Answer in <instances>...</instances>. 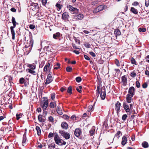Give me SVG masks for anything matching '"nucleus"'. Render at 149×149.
I'll return each instance as SVG.
<instances>
[{"instance_id": "obj_23", "label": "nucleus", "mask_w": 149, "mask_h": 149, "mask_svg": "<svg viewBox=\"0 0 149 149\" xmlns=\"http://www.w3.org/2000/svg\"><path fill=\"white\" fill-rule=\"evenodd\" d=\"M26 132L25 131L24 132V133L23 135V140L22 141V143H26V140H27L26 138Z\"/></svg>"}, {"instance_id": "obj_63", "label": "nucleus", "mask_w": 149, "mask_h": 149, "mask_svg": "<svg viewBox=\"0 0 149 149\" xmlns=\"http://www.w3.org/2000/svg\"><path fill=\"white\" fill-rule=\"evenodd\" d=\"M98 62L99 64H102L103 63L104 61L102 59H100L98 60Z\"/></svg>"}, {"instance_id": "obj_19", "label": "nucleus", "mask_w": 149, "mask_h": 149, "mask_svg": "<svg viewBox=\"0 0 149 149\" xmlns=\"http://www.w3.org/2000/svg\"><path fill=\"white\" fill-rule=\"evenodd\" d=\"M48 105V100H45L42 106V108L43 110L46 109Z\"/></svg>"}, {"instance_id": "obj_52", "label": "nucleus", "mask_w": 149, "mask_h": 149, "mask_svg": "<svg viewBox=\"0 0 149 149\" xmlns=\"http://www.w3.org/2000/svg\"><path fill=\"white\" fill-rule=\"evenodd\" d=\"M21 115V114H18L17 113L16 115V119L17 120H19L20 118H21L20 116Z\"/></svg>"}, {"instance_id": "obj_2", "label": "nucleus", "mask_w": 149, "mask_h": 149, "mask_svg": "<svg viewBox=\"0 0 149 149\" xmlns=\"http://www.w3.org/2000/svg\"><path fill=\"white\" fill-rule=\"evenodd\" d=\"M123 107L124 108L127 112H129L130 113H131L132 111H130L133 109V104L130 103V107L126 102L124 101L123 102Z\"/></svg>"}, {"instance_id": "obj_51", "label": "nucleus", "mask_w": 149, "mask_h": 149, "mask_svg": "<svg viewBox=\"0 0 149 149\" xmlns=\"http://www.w3.org/2000/svg\"><path fill=\"white\" fill-rule=\"evenodd\" d=\"M127 117V114H124L122 116V119L123 120H126Z\"/></svg>"}, {"instance_id": "obj_28", "label": "nucleus", "mask_w": 149, "mask_h": 149, "mask_svg": "<svg viewBox=\"0 0 149 149\" xmlns=\"http://www.w3.org/2000/svg\"><path fill=\"white\" fill-rule=\"evenodd\" d=\"M83 17V15L82 14H80L77 16L76 19H77L80 20L82 19Z\"/></svg>"}, {"instance_id": "obj_35", "label": "nucleus", "mask_w": 149, "mask_h": 149, "mask_svg": "<svg viewBox=\"0 0 149 149\" xmlns=\"http://www.w3.org/2000/svg\"><path fill=\"white\" fill-rule=\"evenodd\" d=\"M136 74L135 70H134L131 72L130 74V76L133 78L135 77L136 76Z\"/></svg>"}, {"instance_id": "obj_13", "label": "nucleus", "mask_w": 149, "mask_h": 149, "mask_svg": "<svg viewBox=\"0 0 149 149\" xmlns=\"http://www.w3.org/2000/svg\"><path fill=\"white\" fill-rule=\"evenodd\" d=\"M50 64V63L48 62L45 65L43 69V72H47L48 69H49V71L50 70V68H49Z\"/></svg>"}, {"instance_id": "obj_33", "label": "nucleus", "mask_w": 149, "mask_h": 149, "mask_svg": "<svg viewBox=\"0 0 149 149\" xmlns=\"http://www.w3.org/2000/svg\"><path fill=\"white\" fill-rule=\"evenodd\" d=\"M25 80L23 77H22L19 79V82L21 84H25Z\"/></svg>"}, {"instance_id": "obj_3", "label": "nucleus", "mask_w": 149, "mask_h": 149, "mask_svg": "<svg viewBox=\"0 0 149 149\" xmlns=\"http://www.w3.org/2000/svg\"><path fill=\"white\" fill-rule=\"evenodd\" d=\"M59 132L61 135L66 139H68L70 138V135L68 132H65L64 130H60Z\"/></svg>"}, {"instance_id": "obj_14", "label": "nucleus", "mask_w": 149, "mask_h": 149, "mask_svg": "<svg viewBox=\"0 0 149 149\" xmlns=\"http://www.w3.org/2000/svg\"><path fill=\"white\" fill-rule=\"evenodd\" d=\"M133 96L131 95L127 94L126 97L127 102L128 103H131L132 101V98Z\"/></svg>"}, {"instance_id": "obj_4", "label": "nucleus", "mask_w": 149, "mask_h": 149, "mask_svg": "<svg viewBox=\"0 0 149 149\" xmlns=\"http://www.w3.org/2000/svg\"><path fill=\"white\" fill-rule=\"evenodd\" d=\"M67 7L68 8L69 10L71 11V13L73 14L78 13L79 12V9L73 7L70 5H68Z\"/></svg>"}, {"instance_id": "obj_43", "label": "nucleus", "mask_w": 149, "mask_h": 149, "mask_svg": "<svg viewBox=\"0 0 149 149\" xmlns=\"http://www.w3.org/2000/svg\"><path fill=\"white\" fill-rule=\"evenodd\" d=\"M48 120L51 123H53L54 122V118L52 116L48 117Z\"/></svg>"}, {"instance_id": "obj_54", "label": "nucleus", "mask_w": 149, "mask_h": 149, "mask_svg": "<svg viewBox=\"0 0 149 149\" xmlns=\"http://www.w3.org/2000/svg\"><path fill=\"white\" fill-rule=\"evenodd\" d=\"M49 107L52 108H54L55 107V105L54 103L51 102L49 104Z\"/></svg>"}, {"instance_id": "obj_44", "label": "nucleus", "mask_w": 149, "mask_h": 149, "mask_svg": "<svg viewBox=\"0 0 149 149\" xmlns=\"http://www.w3.org/2000/svg\"><path fill=\"white\" fill-rule=\"evenodd\" d=\"M49 148H55V144L54 143H51L49 145Z\"/></svg>"}, {"instance_id": "obj_40", "label": "nucleus", "mask_w": 149, "mask_h": 149, "mask_svg": "<svg viewBox=\"0 0 149 149\" xmlns=\"http://www.w3.org/2000/svg\"><path fill=\"white\" fill-rule=\"evenodd\" d=\"M82 88V86H79L76 89L77 91L79 93H81L82 91L81 90Z\"/></svg>"}, {"instance_id": "obj_55", "label": "nucleus", "mask_w": 149, "mask_h": 149, "mask_svg": "<svg viewBox=\"0 0 149 149\" xmlns=\"http://www.w3.org/2000/svg\"><path fill=\"white\" fill-rule=\"evenodd\" d=\"M145 6L148 7L149 5V0H145Z\"/></svg>"}, {"instance_id": "obj_42", "label": "nucleus", "mask_w": 149, "mask_h": 149, "mask_svg": "<svg viewBox=\"0 0 149 149\" xmlns=\"http://www.w3.org/2000/svg\"><path fill=\"white\" fill-rule=\"evenodd\" d=\"M74 40H75L76 43H77L79 45L80 43V40L77 38L75 37H73Z\"/></svg>"}, {"instance_id": "obj_48", "label": "nucleus", "mask_w": 149, "mask_h": 149, "mask_svg": "<svg viewBox=\"0 0 149 149\" xmlns=\"http://www.w3.org/2000/svg\"><path fill=\"white\" fill-rule=\"evenodd\" d=\"M47 0H42V5L45 6H46V5L47 2Z\"/></svg>"}, {"instance_id": "obj_36", "label": "nucleus", "mask_w": 149, "mask_h": 149, "mask_svg": "<svg viewBox=\"0 0 149 149\" xmlns=\"http://www.w3.org/2000/svg\"><path fill=\"white\" fill-rule=\"evenodd\" d=\"M12 22L13 25V26H12L13 27H15V24L16 21L15 18L13 17H12Z\"/></svg>"}, {"instance_id": "obj_24", "label": "nucleus", "mask_w": 149, "mask_h": 149, "mask_svg": "<svg viewBox=\"0 0 149 149\" xmlns=\"http://www.w3.org/2000/svg\"><path fill=\"white\" fill-rule=\"evenodd\" d=\"M33 70L31 69H27L26 70L28 72L33 74V75H36V72Z\"/></svg>"}, {"instance_id": "obj_6", "label": "nucleus", "mask_w": 149, "mask_h": 149, "mask_svg": "<svg viewBox=\"0 0 149 149\" xmlns=\"http://www.w3.org/2000/svg\"><path fill=\"white\" fill-rule=\"evenodd\" d=\"M100 97L102 100H104L106 97V91L104 86H103L101 89L100 93Z\"/></svg>"}, {"instance_id": "obj_62", "label": "nucleus", "mask_w": 149, "mask_h": 149, "mask_svg": "<svg viewBox=\"0 0 149 149\" xmlns=\"http://www.w3.org/2000/svg\"><path fill=\"white\" fill-rule=\"evenodd\" d=\"M92 108H93V106H92V105H89L88 107V109L87 110L88 111H91L92 110Z\"/></svg>"}, {"instance_id": "obj_53", "label": "nucleus", "mask_w": 149, "mask_h": 149, "mask_svg": "<svg viewBox=\"0 0 149 149\" xmlns=\"http://www.w3.org/2000/svg\"><path fill=\"white\" fill-rule=\"evenodd\" d=\"M136 86L137 88H139L140 87V84L139 82L137 81L136 82Z\"/></svg>"}, {"instance_id": "obj_17", "label": "nucleus", "mask_w": 149, "mask_h": 149, "mask_svg": "<svg viewBox=\"0 0 149 149\" xmlns=\"http://www.w3.org/2000/svg\"><path fill=\"white\" fill-rule=\"evenodd\" d=\"M61 126L63 129L65 130H67L68 128V124L65 122H63L61 123Z\"/></svg>"}, {"instance_id": "obj_57", "label": "nucleus", "mask_w": 149, "mask_h": 149, "mask_svg": "<svg viewBox=\"0 0 149 149\" xmlns=\"http://www.w3.org/2000/svg\"><path fill=\"white\" fill-rule=\"evenodd\" d=\"M115 64L118 66H119L120 65L119 61L117 59L115 60Z\"/></svg>"}, {"instance_id": "obj_9", "label": "nucleus", "mask_w": 149, "mask_h": 149, "mask_svg": "<svg viewBox=\"0 0 149 149\" xmlns=\"http://www.w3.org/2000/svg\"><path fill=\"white\" fill-rule=\"evenodd\" d=\"M135 90L133 86H131L129 88L128 91V93L127 94H129L130 95L133 96L135 94Z\"/></svg>"}, {"instance_id": "obj_26", "label": "nucleus", "mask_w": 149, "mask_h": 149, "mask_svg": "<svg viewBox=\"0 0 149 149\" xmlns=\"http://www.w3.org/2000/svg\"><path fill=\"white\" fill-rule=\"evenodd\" d=\"M36 129L37 132V134L38 135L40 136L41 134V130L40 127L38 126L36 127Z\"/></svg>"}, {"instance_id": "obj_10", "label": "nucleus", "mask_w": 149, "mask_h": 149, "mask_svg": "<svg viewBox=\"0 0 149 149\" xmlns=\"http://www.w3.org/2000/svg\"><path fill=\"white\" fill-rule=\"evenodd\" d=\"M82 132L81 129L79 128H76L74 131L75 135L77 137H78L81 133Z\"/></svg>"}, {"instance_id": "obj_15", "label": "nucleus", "mask_w": 149, "mask_h": 149, "mask_svg": "<svg viewBox=\"0 0 149 149\" xmlns=\"http://www.w3.org/2000/svg\"><path fill=\"white\" fill-rule=\"evenodd\" d=\"M15 27H13L12 26L10 27V29L11 33L12 35V38L13 40L15 39V32L14 30V28Z\"/></svg>"}, {"instance_id": "obj_31", "label": "nucleus", "mask_w": 149, "mask_h": 149, "mask_svg": "<svg viewBox=\"0 0 149 149\" xmlns=\"http://www.w3.org/2000/svg\"><path fill=\"white\" fill-rule=\"evenodd\" d=\"M56 7L57 8V10H59L61 9L63 6L61 4H60L58 3H57L56 4Z\"/></svg>"}, {"instance_id": "obj_27", "label": "nucleus", "mask_w": 149, "mask_h": 149, "mask_svg": "<svg viewBox=\"0 0 149 149\" xmlns=\"http://www.w3.org/2000/svg\"><path fill=\"white\" fill-rule=\"evenodd\" d=\"M56 111L58 113L61 115L63 114L62 110H61V108L60 106H58L57 107L56 109Z\"/></svg>"}, {"instance_id": "obj_60", "label": "nucleus", "mask_w": 149, "mask_h": 149, "mask_svg": "<svg viewBox=\"0 0 149 149\" xmlns=\"http://www.w3.org/2000/svg\"><path fill=\"white\" fill-rule=\"evenodd\" d=\"M89 54L93 57H95L96 56L95 54L93 52H90Z\"/></svg>"}, {"instance_id": "obj_30", "label": "nucleus", "mask_w": 149, "mask_h": 149, "mask_svg": "<svg viewBox=\"0 0 149 149\" xmlns=\"http://www.w3.org/2000/svg\"><path fill=\"white\" fill-rule=\"evenodd\" d=\"M54 69L57 70L60 68V64L59 63H57L54 65Z\"/></svg>"}, {"instance_id": "obj_59", "label": "nucleus", "mask_w": 149, "mask_h": 149, "mask_svg": "<svg viewBox=\"0 0 149 149\" xmlns=\"http://www.w3.org/2000/svg\"><path fill=\"white\" fill-rule=\"evenodd\" d=\"M99 12V10H98L97 7L93 11V13L95 14Z\"/></svg>"}, {"instance_id": "obj_7", "label": "nucleus", "mask_w": 149, "mask_h": 149, "mask_svg": "<svg viewBox=\"0 0 149 149\" xmlns=\"http://www.w3.org/2000/svg\"><path fill=\"white\" fill-rule=\"evenodd\" d=\"M121 105V104L118 101H117L115 104V109L117 113L120 111Z\"/></svg>"}, {"instance_id": "obj_32", "label": "nucleus", "mask_w": 149, "mask_h": 149, "mask_svg": "<svg viewBox=\"0 0 149 149\" xmlns=\"http://www.w3.org/2000/svg\"><path fill=\"white\" fill-rule=\"evenodd\" d=\"M121 132L120 131H118L117 132L115 135V137L117 138L118 139L120 137V134Z\"/></svg>"}, {"instance_id": "obj_29", "label": "nucleus", "mask_w": 149, "mask_h": 149, "mask_svg": "<svg viewBox=\"0 0 149 149\" xmlns=\"http://www.w3.org/2000/svg\"><path fill=\"white\" fill-rule=\"evenodd\" d=\"M142 146L143 148H146L148 147L149 145L147 142L145 141L142 143Z\"/></svg>"}, {"instance_id": "obj_18", "label": "nucleus", "mask_w": 149, "mask_h": 149, "mask_svg": "<svg viewBox=\"0 0 149 149\" xmlns=\"http://www.w3.org/2000/svg\"><path fill=\"white\" fill-rule=\"evenodd\" d=\"M114 33V34L115 35L116 38V39L117 38L118 36H119L121 34L120 30L118 29H115Z\"/></svg>"}, {"instance_id": "obj_11", "label": "nucleus", "mask_w": 149, "mask_h": 149, "mask_svg": "<svg viewBox=\"0 0 149 149\" xmlns=\"http://www.w3.org/2000/svg\"><path fill=\"white\" fill-rule=\"evenodd\" d=\"M27 42L25 45V47L27 48L29 47H32L33 46V40L32 39H30L29 41L27 40Z\"/></svg>"}, {"instance_id": "obj_56", "label": "nucleus", "mask_w": 149, "mask_h": 149, "mask_svg": "<svg viewBox=\"0 0 149 149\" xmlns=\"http://www.w3.org/2000/svg\"><path fill=\"white\" fill-rule=\"evenodd\" d=\"M66 88L65 87H63L60 88L61 91L62 92L66 91Z\"/></svg>"}, {"instance_id": "obj_12", "label": "nucleus", "mask_w": 149, "mask_h": 149, "mask_svg": "<svg viewBox=\"0 0 149 149\" xmlns=\"http://www.w3.org/2000/svg\"><path fill=\"white\" fill-rule=\"evenodd\" d=\"M129 137L128 135H125L123 136L122 138V141H121V144L124 146L126 143L127 141V138Z\"/></svg>"}, {"instance_id": "obj_8", "label": "nucleus", "mask_w": 149, "mask_h": 149, "mask_svg": "<svg viewBox=\"0 0 149 149\" xmlns=\"http://www.w3.org/2000/svg\"><path fill=\"white\" fill-rule=\"evenodd\" d=\"M62 19L64 21H66L69 18V16L68 13L67 12H65L62 14Z\"/></svg>"}, {"instance_id": "obj_5", "label": "nucleus", "mask_w": 149, "mask_h": 149, "mask_svg": "<svg viewBox=\"0 0 149 149\" xmlns=\"http://www.w3.org/2000/svg\"><path fill=\"white\" fill-rule=\"evenodd\" d=\"M53 81V77H52L51 74H49L48 75L45 84L46 85H47L52 82Z\"/></svg>"}, {"instance_id": "obj_45", "label": "nucleus", "mask_w": 149, "mask_h": 149, "mask_svg": "<svg viewBox=\"0 0 149 149\" xmlns=\"http://www.w3.org/2000/svg\"><path fill=\"white\" fill-rule=\"evenodd\" d=\"M75 80L78 83L80 82L82 80L81 78L79 77H77Z\"/></svg>"}, {"instance_id": "obj_49", "label": "nucleus", "mask_w": 149, "mask_h": 149, "mask_svg": "<svg viewBox=\"0 0 149 149\" xmlns=\"http://www.w3.org/2000/svg\"><path fill=\"white\" fill-rule=\"evenodd\" d=\"M146 30V28H140L139 29V32H145Z\"/></svg>"}, {"instance_id": "obj_41", "label": "nucleus", "mask_w": 149, "mask_h": 149, "mask_svg": "<svg viewBox=\"0 0 149 149\" xmlns=\"http://www.w3.org/2000/svg\"><path fill=\"white\" fill-rule=\"evenodd\" d=\"M42 115L40 114L38 116V119L39 121L40 122H44V121H42Z\"/></svg>"}, {"instance_id": "obj_22", "label": "nucleus", "mask_w": 149, "mask_h": 149, "mask_svg": "<svg viewBox=\"0 0 149 149\" xmlns=\"http://www.w3.org/2000/svg\"><path fill=\"white\" fill-rule=\"evenodd\" d=\"M60 37V33L59 32H57L53 35L54 38L57 39Z\"/></svg>"}, {"instance_id": "obj_39", "label": "nucleus", "mask_w": 149, "mask_h": 149, "mask_svg": "<svg viewBox=\"0 0 149 149\" xmlns=\"http://www.w3.org/2000/svg\"><path fill=\"white\" fill-rule=\"evenodd\" d=\"M72 68L70 66L67 67L66 69V70L68 72H71L72 71Z\"/></svg>"}, {"instance_id": "obj_58", "label": "nucleus", "mask_w": 149, "mask_h": 149, "mask_svg": "<svg viewBox=\"0 0 149 149\" xmlns=\"http://www.w3.org/2000/svg\"><path fill=\"white\" fill-rule=\"evenodd\" d=\"M35 27V26L33 24H30L29 26V28L31 29H34Z\"/></svg>"}, {"instance_id": "obj_61", "label": "nucleus", "mask_w": 149, "mask_h": 149, "mask_svg": "<svg viewBox=\"0 0 149 149\" xmlns=\"http://www.w3.org/2000/svg\"><path fill=\"white\" fill-rule=\"evenodd\" d=\"M63 118L67 120L69 119V116L67 115H63Z\"/></svg>"}, {"instance_id": "obj_64", "label": "nucleus", "mask_w": 149, "mask_h": 149, "mask_svg": "<svg viewBox=\"0 0 149 149\" xmlns=\"http://www.w3.org/2000/svg\"><path fill=\"white\" fill-rule=\"evenodd\" d=\"M142 87L143 88H146L148 86V85L146 83H145L142 85Z\"/></svg>"}, {"instance_id": "obj_37", "label": "nucleus", "mask_w": 149, "mask_h": 149, "mask_svg": "<svg viewBox=\"0 0 149 149\" xmlns=\"http://www.w3.org/2000/svg\"><path fill=\"white\" fill-rule=\"evenodd\" d=\"M72 87L71 86H69L67 92L70 94H71L72 93Z\"/></svg>"}, {"instance_id": "obj_1", "label": "nucleus", "mask_w": 149, "mask_h": 149, "mask_svg": "<svg viewBox=\"0 0 149 149\" xmlns=\"http://www.w3.org/2000/svg\"><path fill=\"white\" fill-rule=\"evenodd\" d=\"M54 140L56 144L61 146L66 144V142L61 139L56 133H54Z\"/></svg>"}, {"instance_id": "obj_46", "label": "nucleus", "mask_w": 149, "mask_h": 149, "mask_svg": "<svg viewBox=\"0 0 149 149\" xmlns=\"http://www.w3.org/2000/svg\"><path fill=\"white\" fill-rule=\"evenodd\" d=\"M95 131V130L93 129H91L90 130L89 133L91 136H93L94 134Z\"/></svg>"}, {"instance_id": "obj_20", "label": "nucleus", "mask_w": 149, "mask_h": 149, "mask_svg": "<svg viewBox=\"0 0 149 149\" xmlns=\"http://www.w3.org/2000/svg\"><path fill=\"white\" fill-rule=\"evenodd\" d=\"M4 79H6L7 80H8L10 84V85H11V84L12 83H13L12 81V77L10 76H6L4 78Z\"/></svg>"}, {"instance_id": "obj_34", "label": "nucleus", "mask_w": 149, "mask_h": 149, "mask_svg": "<svg viewBox=\"0 0 149 149\" xmlns=\"http://www.w3.org/2000/svg\"><path fill=\"white\" fill-rule=\"evenodd\" d=\"M104 5H102L98 6L97 7L98 10H99V11H100L103 10L104 9Z\"/></svg>"}, {"instance_id": "obj_21", "label": "nucleus", "mask_w": 149, "mask_h": 149, "mask_svg": "<svg viewBox=\"0 0 149 149\" xmlns=\"http://www.w3.org/2000/svg\"><path fill=\"white\" fill-rule=\"evenodd\" d=\"M27 66L29 67L30 69L32 70H35L36 67V65L34 63L32 64H28L27 65Z\"/></svg>"}, {"instance_id": "obj_47", "label": "nucleus", "mask_w": 149, "mask_h": 149, "mask_svg": "<svg viewBox=\"0 0 149 149\" xmlns=\"http://www.w3.org/2000/svg\"><path fill=\"white\" fill-rule=\"evenodd\" d=\"M84 46L87 48H89L91 46L90 44L87 42H85L84 44Z\"/></svg>"}, {"instance_id": "obj_25", "label": "nucleus", "mask_w": 149, "mask_h": 149, "mask_svg": "<svg viewBox=\"0 0 149 149\" xmlns=\"http://www.w3.org/2000/svg\"><path fill=\"white\" fill-rule=\"evenodd\" d=\"M130 11L135 14H138V11L134 7H131Z\"/></svg>"}, {"instance_id": "obj_16", "label": "nucleus", "mask_w": 149, "mask_h": 149, "mask_svg": "<svg viewBox=\"0 0 149 149\" xmlns=\"http://www.w3.org/2000/svg\"><path fill=\"white\" fill-rule=\"evenodd\" d=\"M122 82L124 86L126 85L127 84V78L125 75H124L121 77Z\"/></svg>"}, {"instance_id": "obj_38", "label": "nucleus", "mask_w": 149, "mask_h": 149, "mask_svg": "<svg viewBox=\"0 0 149 149\" xmlns=\"http://www.w3.org/2000/svg\"><path fill=\"white\" fill-rule=\"evenodd\" d=\"M131 63L133 64H134L136 65H137L136 60L133 57H132L130 59Z\"/></svg>"}, {"instance_id": "obj_50", "label": "nucleus", "mask_w": 149, "mask_h": 149, "mask_svg": "<svg viewBox=\"0 0 149 149\" xmlns=\"http://www.w3.org/2000/svg\"><path fill=\"white\" fill-rule=\"evenodd\" d=\"M56 94L55 93H53L51 94V97L52 100H54L55 98Z\"/></svg>"}]
</instances>
